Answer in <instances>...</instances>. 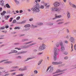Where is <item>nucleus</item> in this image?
<instances>
[{"label":"nucleus","mask_w":76,"mask_h":76,"mask_svg":"<svg viewBox=\"0 0 76 76\" xmlns=\"http://www.w3.org/2000/svg\"><path fill=\"white\" fill-rule=\"evenodd\" d=\"M1 15H2V16H3V15H4V14L3 12L1 13Z\"/></svg>","instance_id":"obj_58"},{"label":"nucleus","mask_w":76,"mask_h":76,"mask_svg":"<svg viewBox=\"0 0 76 76\" xmlns=\"http://www.w3.org/2000/svg\"><path fill=\"white\" fill-rule=\"evenodd\" d=\"M20 16L16 18V20H19L20 19Z\"/></svg>","instance_id":"obj_42"},{"label":"nucleus","mask_w":76,"mask_h":76,"mask_svg":"<svg viewBox=\"0 0 76 76\" xmlns=\"http://www.w3.org/2000/svg\"><path fill=\"white\" fill-rule=\"evenodd\" d=\"M67 58H68V57L66 56L64 57V59H65V60H66V59H67Z\"/></svg>","instance_id":"obj_56"},{"label":"nucleus","mask_w":76,"mask_h":76,"mask_svg":"<svg viewBox=\"0 0 76 76\" xmlns=\"http://www.w3.org/2000/svg\"><path fill=\"white\" fill-rule=\"evenodd\" d=\"M64 42H65V43H66V44H68V41H64Z\"/></svg>","instance_id":"obj_60"},{"label":"nucleus","mask_w":76,"mask_h":76,"mask_svg":"<svg viewBox=\"0 0 76 76\" xmlns=\"http://www.w3.org/2000/svg\"><path fill=\"white\" fill-rule=\"evenodd\" d=\"M15 2L17 4H18L19 3V1H18L17 0H14Z\"/></svg>","instance_id":"obj_27"},{"label":"nucleus","mask_w":76,"mask_h":76,"mask_svg":"<svg viewBox=\"0 0 76 76\" xmlns=\"http://www.w3.org/2000/svg\"><path fill=\"white\" fill-rule=\"evenodd\" d=\"M67 16L68 18L69 19L70 18V14L69 12H67Z\"/></svg>","instance_id":"obj_12"},{"label":"nucleus","mask_w":76,"mask_h":76,"mask_svg":"<svg viewBox=\"0 0 76 76\" xmlns=\"http://www.w3.org/2000/svg\"><path fill=\"white\" fill-rule=\"evenodd\" d=\"M70 41L72 42H74V39L72 37H71L70 38Z\"/></svg>","instance_id":"obj_14"},{"label":"nucleus","mask_w":76,"mask_h":76,"mask_svg":"<svg viewBox=\"0 0 76 76\" xmlns=\"http://www.w3.org/2000/svg\"><path fill=\"white\" fill-rule=\"evenodd\" d=\"M19 68V67L17 66H13V67H11V69H18Z\"/></svg>","instance_id":"obj_24"},{"label":"nucleus","mask_w":76,"mask_h":76,"mask_svg":"<svg viewBox=\"0 0 76 76\" xmlns=\"http://www.w3.org/2000/svg\"><path fill=\"white\" fill-rule=\"evenodd\" d=\"M51 10L52 11H55V7H52Z\"/></svg>","instance_id":"obj_33"},{"label":"nucleus","mask_w":76,"mask_h":76,"mask_svg":"<svg viewBox=\"0 0 76 76\" xmlns=\"http://www.w3.org/2000/svg\"><path fill=\"white\" fill-rule=\"evenodd\" d=\"M55 17L53 18V20H54V19H57V18H60L61 17V15H59L57 16V14H56L55 15Z\"/></svg>","instance_id":"obj_8"},{"label":"nucleus","mask_w":76,"mask_h":76,"mask_svg":"<svg viewBox=\"0 0 76 76\" xmlns=\"http://www.w3.org/2000/svg\"><path fill=\"white\" fill-rule=\"evenodd\" d=\"M2 7L0 8V12H1V11H2Z\"/></svg>","instance_id":"obj_64"},{"label":"nucleus","mask_w":76,"mask_h":76,"mask_svg":"<svg viewBox=\"0 0 76 76\" xmlns=\"http://www.w3.org/2000/svg\"><path fill=\"white\" fill-rule=\"evenodd\" d=\"M62 63V62H52V64L53 65H57L58 64H60Z\"/></svg>","instance_id":"obj_4"},{"label":"nucleus","mask_w":76,"mask_h":76,"mask_svg":"<svg viewBox=\"0 0 76 76\" xmlns=\"http://www.w3.org/2000/svg\"><path fill=\"white\" fill-rule=\"evenodd\" d=\"M8 61V59H5L3 60L0 61V63H2V62H4V61Z\"/></svg>","instance_id":"obj_22"},{"label":"nucleus","mask_w":76,"mask_h":76,"mask_svg":"<svg viewBox=\"0 0 76 76\" xmlns=\"http://www.w3.org/2000/svg\"><path fill=\"white\" fill-rule=\"evenodd\" d=\"M44 5L45 6L46 8H49L50 6V4H48L47 3H45L44 4Z\"/></svg>","instance_id":"obj_11"},{"label":"nucleus","mask_w":76,"mask_h":76,"mask_svg":"<svg viewBox=\"0 0 76 76\" xmlns=\"http://www.w3.org/2000/svg\"><path fill=\"white\" fill-rule=\"evenodd\" d=\"M71 45H72V46H71V49H72V50H71V52H72V51H73V44L72 43H71Z\"/></svg>","instance_id":"obj_25"},{"label":"nucleus","mask_w":76,"mask_h":76,"mask_svg":"<svg viewBox=\"0 0 76 76\" xmlns=\"http://www.w3.org/2000/svg\"><path fill=\"white\" fill-rule=\"evenodd\" d=\"M74 49L75 50H76V45H74Z\"/></svg>","instance_id":"obj_61"},{"label":"nucleus","mask_w":76,"mask_h":76,"mask_svg":"<svg viewBox=\"0 0 76 76\" xmlns=\"http://www.w3.org/2000/svg\"><path fill=\"white\" fill-rule=\"evenodd\" d=\"M26 20H25L23 21L22 22L19 23H19V24H22L23 23H26Z\"/></svg>","instance_id":"obj_17"},{"label":"nucleus","mask_w":76,"mask_h":76,"mask_svg":"<svg viewBox=\"0 0 76 76\" xmlns=\"http://www.w3.org/2000/svg\"><path fill=\"white\" fill-rule=\"evenodd\" d=\"M30 26V25L29 24H26L25 26V28H29Z\"/></svg>","instance_id":"obj_21"},{"label":"nucleus","mask_w":76,"mask_h":76,"mask_svg":"<svg viewBox=\"0 0 76 76\" xmlns=\"http://www.w3.org/2000/svg\"><path fill=\"white\" fill-rule=\"evenodd\" d=\"M65 70H66H66L64 69L62 70H60L59 69H58L56 70V73H61V72H64Z\"/></svg>","instance_id":"obj_7"},{"label":"nucleus","mask_w":76,"mask_h":76,"mask_svg":"<svg viewBox=\"0 0 76 76\" xmlns=\"http://www.w3.org/2000/svg\"><path fill=\"white\" fill-rule=\"evenodd\" d=\"M62 73H60V74H58L57 75H53V76H58V75H61L62 74Z\"/></svg>","instance_id":"obj_39"},{"label":"nucleus","mask_w":76,"mask_h":76,"mask_svg":"<svg viewBox=\"0 0 76 76\" xmlns=\"http://www.w3.org/2000/svg\"><path fill=\"white\" fill-rule=\"evenodd\" d=\"M64 54H65V55H67V52H65L64 53Z\"/></svg>","instance_id":"obj_59"},{"label":"nucleus","mask_w":76,"mask_h":76,"mask_svg":"<svg viewBox=\"0 0 76 76\" xmlns=\"http://www.w3.org/2000/svg\"><path fill=\"white\" fill-rule=\"evenodd\" d=\"M60 45V43L58 42L56 44V46L57 47H59V46Z\"/></svg>","instance_id":"obj_32"},{"label":"nucleus","mask_w":76,"mask_h":76,"mask_svg":"<svg viewBox=\"0 0 76 76\" xmlns=\"http://www.w3.org/2000/svg\"><path fill=\"white\" fill-rule=\"evenodd\" d=\"M69 4H70V6H72L73 4H72V3L70 2Z\"/></svg>","instance_id":"obj_63"},{"label":"nucleus","mask_w":76,"mask_h":76,"mask_svg":"<svg viewBox=\"0 0 76 76\" xmlns=\"http://www.w3.org/2000/svg\"><path fill=\"white\" fill-rule=\"evenodd\" d=\"M19 70H20V71H23V69L22 68H20L18 69Z\"/></svg>","instance_id":"obj_43"},{"label":"nucleus","mask_w":76,"mask_h":76,"mask_svg":"<svg viewBox=\"0 0 76 76\" xmlns=\"http://www.w3.org/2000/svg\"><path fill=\"white\" fill-rule=\"evenodd\" d=\"M44 7L43 6H41V7H40V8L41 9H44Z\"/></svg>","instance_id":"obj_50"},{"label":"nucleus","mask_w":76,"mask_h":76,"mask_svg":"<svg viewBox=\"0 0 76 76\" xmlns=\"http://www.w3.org/2000/svg\"><path fill=\"white\" fill-rule=\"evenodd\" d=\"M20 28L19 27H16L14 28L15 29H20Z\"/></svg>","instance_id":"obj_30"},{"label":"nucleus","mask_w":76,"mask_h":76,"mask_svg":"<svg viewBox=\"0 0 76 76\" xmlns=\"http://www.w3.org/2000/svg\"><path fill=\"white\" fill-rule=\"evenodd\" d=\"M33 20H34V19H33V18H31L29 19V21H30L31 22V21H32Z\"/></svg>","instance_id":"obj_44"},{"label":"nucleus","mask_w":76,"mask_h":76,"mask_svg":"<svg viewBox=\"0 0 76 76\" xmlns=\"http://www.w3.org/2000/svg\"><path fill=\"white\" fill-rule=\"evenodd\" d=\"M23 76V74H20V75H16V76Z\"/></svg>","instance_id":"obj_48"},{"label":"nucleus","mask_w":76,"mask_h":76,"mask_svg":"<svg viewBox=\"0 0 76 76\" xmlns=\"http://www.w3.org/2000/svg\"><path fill=\"white\" fill-rule=\"evenodd\" d=\"M10 22H12V19H13V18H10Z\"/></svg>","instance_id":"obj_51"},{"label":"nucleus","mask_w":76,"mask_h":76,"mask_svg":"<svg viewBox=\"0 0 76 76\" xmlns=\"http://www.w3.org/2000/svg\"><path fill=\"white\" fill-rule=\"evenodd\" d=\"M5 28V27H1L0 29H4Z\"/></svg>","instance_id":"obj_45"},{"label":"nucleus","mask_w":76,"mask_h":76,"mask_svg":"<svg viewBox=\"0 0 76 76\" xmlns=\"http://www.w3.org/2000/svg\"><path fill=\"white\" fill-rule=\"evenodd\" d=\"M34 74H37L38 73V71L37 70H35L34 71Z\"/></svg>","instance_id":"obj_37"},{"label":"nucleus","mask_w":76,"mask_h":76,"mask_svg":"<svg viewBox=\"0 0 76 76\" xmlns=\"http://www.w3.org/2000/svg\"><path fill=\"white\" fill-rule=\"evenodd\" d=\"M16 72H14L11 74V76H13V75H16Z\"/></svg>","instance_id":"obj_35"},{"label":"nucleus","mask_w":76,"mask_h":76,"mask_svg":"<svg viewBox=\"0 0 76 76\" xmlns=\"http://www.w3.org/2000/svg\"><path fill=\"white\" fill-rule=\"evenodd\" d=\"M8 75H10V73L6 74L5 75V76H8Z\"/></svg>","instance_id":"obj_62"},{"label":"nucleus","mask_w":76,"mask_h":76,"mask_svg":"<svg viewBox=\"0 0 76 76\" xmlns=\"http://www.w3.org/2000/svg\"><path fill=\"white\" fill-rule=\"evenodd\" d=\"M50 67V70L49 71V72L50 73H51V72H53L54 69H53V67H52V66H49Z\"/></svg>","instance_id":"obj_9"},{"label":"nucleus","mask_w":76,"mask_h":76,"mask_svg":"<svg viewBox=\"0 0 76 76\" xmlns=\"http://www.w3.org/2000/svg\"><path fill=\"white\" fill-rule=\"evenodd\" d=\"M40 7V6H39V5L38 4H37L34 7L36 8H37L38 9H39Z\"/></svg>","instance_id":"obj_13"},{"label":"nucleus","mask_w":76,"mask_h":76,"mask_svg":"<svg viewBox=\"0 0 76 76\" xmlns=\"http://www.w3.org/2000/svg\"><path fill=\"white\" fill-rule=\"evenodd\" d=\"M61 9L60 8H58V7H55V11L56 12H60L61 11Z\"/></svg>","instance_id":"obj_6"},{"label":"nucleus","mask_w":76,"mask_h":76,"mask_svg":"<svg viewBox=\"0 0 76 76\" xmlns=\"http://www.w3.org/2000/svg\"><path fill=\"white\" fill-rule=\"evenodd\" d=\"M60 45L61 47H64V46H63V42H61L60 43Z\"/></svg>","instance_id":"obj_31"},{"label":"nucleus","mask_w":76,"mask_h":76,"mask_svg":"<svg viewBox=\"0 0 76 76\" xmlns=\"http://www.w3.org/2000/svg\"><path fill=\"white\" fill-rule=\"evenodd\" d=\"M54 50L55 51L54 52V54L55 56H54V60H57L56 56L58 54L57 53V48H55L54 49Z\"/></svg>","instance_id":"obj_1"},{"label":"nucleus","mask_w":76,"mask_h":76,"mask_svg":"<svg viewBox=\"0 0 76 76\" xmlns=\"http://www.w3.org/2000/svg\"><path fill=\"white\" fill-rule=\"evenodd\" d=\"M28 39H23L22 41H28Z\"/></svg>","instance_id":"obj_47"},{"label":"nucleus","mask_w":76,"mask_h":76,"mask_svg":"<svg viewBox=\"0 0 76 76\" xmlns=\"http://www.w3.org/2000/svg\"><path fill=\"white\" fill-rule=\"evenodd\" d=\"M49 69H50V67H48L47 70L46 72H48V71Z\"/></svg>","instance_id":"obj_55"},{"label":"nucleus","mask_w":76,"mask_h":76,"mask_svg":"<svg viewBox=\"0 0 76 76\" xmlns=\"http://www.w3.org/2000/svg\"><path fill=\"white\" fill-rule=\"evenodd\" d=\"M12 51H13V53H18L17 51L15 50H13Z\"/></svg>","instance_id":"obj_52"},{"label":"nucleus","mask_w":76,"mask_h":76,"mask_svg":"<svg viewBox=\"0 0 76 76\" xmlns=\"http://www.w3.org/2000/svg\"><path fill=\"white\" fill-rule=\"evenodd\" d=\"M32 26L33 28H37V26H34L33 25V24H32Z\"/></svg>","instance_id":"obj_46"},{"label":"nucleus","mask_w":76,"mask_h":76,"mask_svg":"<svg viewBox=\"0 0 76 76\" xmlns=\"http://www.w3.org/2000/svg\"><path fill=\"white\" fill-rule=\"evenodd\" d=\"M12 62L10 61H6L4 62V63L5 64H10V63H11Z\"/></svg>","instance_id":"obj_23"},{"label":"nucleus","mask_w":76,"mask_h":76,"mask_svg":"<svg viewBox=\"0 0 76 76\" xmlns=\"http://www.w3.org/2000/svg\"><path fill=\"white\" fill-rule=\"evenodd\" d=\"M31 10L33 12H40V10L39 8H37L34 7V8H31Z\"/></svg>","instance_id":"obj_3"},{"label":"nucleus","mask_w":76,"mask_h":76,"mask_svg":"<svg viewBox=\"0 0 76 76\" xmlns=\"http://www.w3.org/2000/svg\"><path fill=\"white\" fill-rule=\"evenodd\" d=\"M42 59H41L40 61H39L38 63V65H39L40 64H41V63H42Z\"/></svg>","instance_id":"obj_20"},{"label":"nucleus","mask_w":76,"mask_h":76,"mask_svg":"<svg viewBox=\"0 0 76 76\" xmlns=\"http://www.w3.org/2000/svg\"><path fill=\"white\" fill-rule=\"evenodd\" d=\"M35 58V57H32L28 58L26 60V61H28V60L32 59V58Z\"/></svg>","instance_id":"obj_18"},{"label":"nucleus","mask_w":76,"mask_h":76,"mask_svg":"<svg viewBox=\"0 0 76 76\" xmlns=\"http://www.w3.org/2000/svg\"><path fill=\"white\" fill-rule=\"evenodd\" d=\"M64 23V22L63 21H61L59 22L58 23V25H60V24H62V23Z\"/></svg>","instance_id":"obj_29"},{"label":"nucleus","mask_w":76,"mask_h":76,"mask_svg":"<svg viewBox=\"0 0 76 76\" xmlns=\"http://www.w3.org/2000/svg\"><path fill=\"white\" fill-rule=\"evenodd\" d=\"M60 21H62V20H61V19H59L58 20L56 21V22H60Z\"/></svg>","instance_id":"obj_53"},{"label":"nucleus","mask_w":76,"mask_h":76,"mask_svg":"<svg viewBox=\"0 0 76 76\" xmlns=\"http://www.w3.org/2000/svg\"><path fill=\"white\" fill-rule=\"evenodd\" d=\"M27 68H26V66H25L24 67L23 71L24 70H27Z\"/></svg>","instance_id":"obj_41"},{"label":"nucleus","mask_w":76,"mask_h":76,"mask_svg":"<svg viewBox=\"0 0 76 76\" xmlns=\"http://www.w3.org/2000/svg\"><path fill=\"white\" fill-rule=\"evenodd\" d=\"M20 13H22L23 12V11L22 10H20L19 11Z\"/></svg>","instance_id":"obj_54"},{"label":"nucleus","mask_w":76,"mask_h":76,"mask_svg":"<svg viewBox=\"0 0 76 76\" xmlns=\"http://www.w3.org/2000/svg\"><path fill=\"white\" fill-rule=\"evenodd\" d=\"M2 32H4V33H5L6 34V33L7 32V31H2Z\"/></svg>","instance_id":"obj_57"},{"label":"nucleus","mask_w":76,"mask_h":76,"mask_svg":"<svg viewBox=\"0 0 76 76\" xmlns=\"http://www.w3.org/2000/svg\"><path fill=\"white\" fill-rule=\"evenodd\" d=\"M10 17V16L9 15H7V16H4V18H5V20H7L8 19V18Z\"/></svg>","instance_id":"obj_16"},{"label":"nucleus","mask_w":76,"mask_h":76,"mask_svg":"<svg viewBox=\"0 0 76 76\" xmlns=\"http://www.w3.org/2000/svg\"><path fill=\"white\" fill-rule=\"evenodd\" d=\"M72 7H73L74 8H75V9H76V5L73 4L72 5Z\"/></svg>","instance_id":"obj_28"},{"label":"nucleus","mask_w":76,"mask_h":76,"mask_svg":"<svg viewBox=\"0 0 76 76\" xmlns=\"http://www.w3.org/2000/svg\"><path fill=\"white\" fill-rule=\"evenodd\" d=\"M32 42L33 41H31L30 42L26 43L25 44H30V43H31V42Z\"/></svg>","instance_id":"obj_34"},{"label":"nucleus","mask_w":76,"mask_h":76,"mask_svg":"<svg viewBox=\"0 0 76 76\" xmlns=\"http://www.w3.org/2000/svg\"><path fill=\"white\" fill-rule=\"evenodd\" d=\"M65 50V49H64V46H63L62 47H61V51H62V52H63Z\"/></svg>","instance_id":"obj_15"},{"label":"nucleus","mask_w":76,"mask_h":76,"mask_svg":"<svg viewBox=\"0 0 76 76\" xmlns=\"http://www.w3.org/2000/svg\"><path fill=\"white\" fill-rule=\"evenodd\" d=\"M25 53V52L23 51L19 52L18 53H17V55H18V54H22V53Z\"/></svg>","instance_id":"obj_26"},{"label":"nucleus","mask_w":76,"mask_h":76,"mask_svg":"<svg viewBox=\"0 0 76 76\" xmlns=\"http://www.w3.org/2000/svg\"><path fill=\"white\" fill-rule=\"evenodd\" d=\"M12 23H16V20H14L12 22Z\"/></svg>","instance_id":"obj_36"},{"label":"nucleus","mask_w":76,"mask_h":76,"mask_svg":"<svg viewBox=\"0 0 76 76\" xmlns=\"http://www.w3.org/2000/svg\"><path fill=\"white\" fill-rule=\"evenodd\" d=\"M53 4L55 7H58L60 5V3L58 2H55Z\"/></svg>","instance_id":"obj_5"},{"label":"nucleus","mask_w":76,"mask_h":76,"mask_svg":"<svg viewBox=\"0 0 76 76\" xmlns=\"http://www.w3.org/2000/svg\"><path fill=\"white\" fill-rule=\"evenodd\" d=\"M42 53H39L37 54V55H41L42 54Z\"/></svg>","instance_id":"obj_49"},{"label":"nucleus","mask_w":76,"mask_h":76,"mask_svg":"<svg viewBox=\"0 0 76 76\" xmlns=\"http://www.w3.org/2000/svg\"><path fill=\"white\" fill-rule=\"evenodd\" d=\"M35 43H34L28 46H25L24 48H28L29 47H31V46H32V45H35Z\"/></svg>","instance_id":"obj_10"},{"label":"nucleus","mask_w":76,"mask_h":76,"mask_svg":"<svg viewBox=\"0 0 76 76\" xmlns=\"http://www.w3.org/2000/svg\"><path fill=\"white\" fill-rule=\"evenodd\" d=\"M16 69H13V70H10V72H14L15 71H16Z\"/></svg>","instance_id":"obj_38"},{"label":"nucleus","mask_w":76,"mask_h":76,"mask_svg":"<svg viewBox=\"0 0 76 76\" xmlns=\"http://www.w3.org/2000/svg\"><path fill=\"white\" fill-rule=\"evenodd\" d=\"M43 25V23H39L37 24L38 25Z\"/></svg>","instance_id":"obj_40"},{"label":"nucleus","mask_w":76,"mask_h":76,"mask_svg":"<svg viewBox=\"0 0 76 76\" xmlns=\"http://www.w3.org/2000/svg\"><path fill=\"white\" fill-rule=\"evenodd\" d=\"M6 7H7V8H10V6H9V4H6Z\"/></svg>","instance_id":"obj_19"},{"label":"nucleus","mask_w":76,"mask_h":76,"mask_svg":"<svg viewBox=\"0 0 76 76\" xmlns=\"http://www.w3.org/2000/svg\"><path fill=\"white\" fill-rule=\"evenodd\" d=\"M44 49H45V45L44 44H43L42 45L40 46L39 47V51H42V50H43Z\"/></svg>","instance_id":"obj_2"}]
</instances>
